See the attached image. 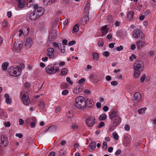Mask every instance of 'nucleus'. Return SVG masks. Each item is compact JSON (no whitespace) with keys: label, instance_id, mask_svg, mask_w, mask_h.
<instances>
[{"label":"nucleus","instance_id":"nucleus-53","mask_svg":"<svg viewBox=\"0 0 156 156\" xmlns=\"http://www.w3.org/2000/svg\"><path fill=\"white\" fill-rule=\"evenodd\" d=\"M5 101L7 104H10L11 103L12 99L10 98L6 99Z\"/></svg>","mask_w":156,"mask_h":156},{"label":"nucleus","instance_id":"nucleus-33","mask_svg":"<svg viewBox=\"0 0 156 156\" xmlns=\"http://www.w3.org/2000/svg\"><path fill=\"white\" fill-rule=\"evenodd\" d=\"M58 154L60 156H64L65 154V151L63 149H61L58 151Z\"/></svg>","mask_w":156,"mask_h":156},{"label":"nucleus","instance_id":"nucleus-14","mask_svg":"<svg viewBox=\"0 0 156 156\" xmlns=\"http://www.w3.org/2000/svg\"><path fill=\"white\" fill-rule=\"evenodd\" d=\"M134 100L137 102H139L141 101V97L140 93L138 92H136L134 94Z\"/></svg>","mask_w":156,"mask_h":156},{"label":"nucleus","instance_id":"nucleus-63","mask_svg":"<svg viewBox=\"0 0 156 156\" xmlns=\"http://www.w3.org/2000/svg\"><path fill=\"white\" fill-rule=\"evenodd\" d=\"M53 44L55 47L58 48L59 45V44L57 43L56 42H53Z\"/></svg>","mask_w":156,"mask_h":156},{"label":"nucleus","instance_id":"nucleus-30","mask_svg":"<svg viewBox=\"0 0 156 156\" xmlns=\"http://www.w3.org/2000/svg\"><path fill=\"white\" fill-rule=\"evenodd\" d=\"M89 20V18L88 16H85L82 19V21H85L84 22H83V23H83V24L86 23L88 22Z\"/></svg>","mask_w":156,"mask_h":156},{"label":"nucleus","instance_id":"nucleus-61","mask_svg":"<svg viewBox=\"0 0 156 156\" xmlns=\"http://www.w3.org/2000/svg\"><path fill=\"white\" fill-rule=\"evenodd\" d=\"M60 108L59 107H56L55 108V112L56 113H58L60 111Z\"/></svg>","mask_w":156,"mask_h":156},{"label":"nucleus","instance_id":"nucleus-19","mask_svg":"<svg viewBox=\"0 0 156 156\" xmlns=\"http://www.w3.org/2000/svg\"><path fill=\"white\" fill-rule=\"evenodd\" d=\"M32 38H28L26 42V46L28 48H30L32 44Z\"/></svg>","mask_w":156,"mask_h":156},{"label":"nucleus","instance_id":"nucleus-39","mask_svg":"<svg viewBox=\"0 0 156 156\" xmlns=\"http://www.w3.org/2000/svg\"><path fill=\"white\" fill-rule=\"evenodd\" d=\"M61 72L62 75H66L67 73V70L66 68H63L62 69Z\"/></svg>","mask_w":156,"mask_h":156},{"label":"nucleus","instance_id":"nucleus-17","mask_svg":"<svg viewBox=\"0 0 156 156\" xmlns=\"http://www.w3.org/2000/svg\"><path fill=\"white\" fill-rule=\"evenodd\" d=\"M57 33L56 30H52L51 31L49 34V38L50 37L52 40H54L57 37Z\"/></svg>","mask_w":156,"mask_h":156},{"label":"nucleus","instance_id":"nucleus-21","mask_svg":"<svg viewBox=\"0 0 156 156\" xmlns=\"http://www.w3.org/2000/svg\"><path fill=\"white\" fill-rule=\"evenodd\" d=\"M16 2L19 7L20 8H22L24 5V2L25 0H16Z\"/></svg>","mask_w":156,"mask_h":156},{"label":"nucleus","instance_id":"nucleus-60","mask_svg":"<svg viewBox=\"0 0 156 156\" xmlns=\"http://www.w3.org/2000/svg\"><path fill=\"white\" fill-rule=\"evenodd\" d=\"M121 153V150H118L115 153V155L116 156L119 155Z\"/></svg>","mask_w":156,"mask_h":156},{"label":"nucleus","instance_id":"nucleus-10","mask_svg":"<svg viewBox=\"0 0 156 156\" xmlns=\"http://www.w3.org/2000/svg\"><path fill=\"white\" fill-rule=\"evenodd\" d=\"M47 55L49 58L54 59L56 58L57 55L54 49L51 48H49L47 50Z\"/></svg>","mask_w":156,"mask_h":156},{"label":"nucleus","instance_id":"nucleus-25","mask_svg":"<svg viewBox=\"0 0 156 156\" xmlns=\"http://www.w3.org/2000/svg\"><path fill=\"white\" fill-rule=\"evenodd\" d=\"M96 146V143L94 142H91L90 143L89 147H90L91 150L90 151H92L95 148Z\"/></svg>","mask_w":156,"mask_h":156},{"label":"nucleus","instance_id":"nucleus-4","mask_svg":"<svg viewBox=\"0 0 156 156\" xmlns=\"http://www.w3.org/2000/svg\"><path fill=\"white\" fill-rule=\"evenodd\" d=\"M19 67L17 66L16 67H11L8 70V72L11 76H17L20 75L21 73V71L19 69Z\"/></svg>","mask_w":156,"mask_h":156},{"label":"nucleus","instance_id":"nucleus-29","mask_svg":"<svg viewBox=\"0 0 156 156\" xmlns=\"http://www.w3.org/2000/svg\"><path fill=\"white\" fill-rule=\"evenodd\" d=\"M8 65L9 63L7 62H4L2 65V68L3 70L4 71L6 70Z\"/></svg>","mask_w":156,"mask_h":156},{"label":"nucleus","instance_id":"nucleus-43","mask_svg":"<svg viewBox=\"0 0 156 156\" xmlns=\"http://www.w3.org/2000/svg\"><path fill=\"white\" fill-rule=\"evenodd\" d=\"M115 126H113V125H111L108 128V130L110 131L111 132L112 131L115 129Z\"/></svg>","mask_w":156,"mask_h":156},{"label":"nucleus","instance_id":"nucleus-8","mask_svg":"<svg viewBox=\"0 0 156 156\" xmlns=\"http://www.w3.org/2000/svg\"><path fill=\"white\" fill-rule=\"evenodd\" d=\"M0 144L2 147L5 148L8 144V139L7 136L5 135H2L0 137Z\"/></svg>","mask_w":156,"mask_h":156},{"label":"nucleus","instance_id":"nucleus-1","mask_svg":"<svg viewBox=\"0 0 156 156\" xmlns=\"http://www.w3.org/2000/svg\"><path fill=\"white\" fill-rule=\"evenodd\" d=\"M144 68V64L141 60L137 61L134 63L133 66L134 70V77L137 78H138L143 70Z\"/></svg>","mask_w":156,"mask_h":156},{"label":"nucleus","instance_id":"nucleus-7","mask_svg":"<svg viewBox=\"0 0 156 156\" xmlns=\"http://www.w3.org/2000/svg\"><path fill=\"white\" fill-rule=\"evenodd\" d=\"M133 35L134 37L137 39L139 38L142 40H143L144 38V35L143 33L138 29H135L133 32Z\"/></svg>","mask_w":156,"mask_h":156},{"label":"nucleus","instance_id":"nucleus-41","mask_svg":"<svg viewBox=\"0 0 156 156\" xmlns=\"http://www.w3.org/2000/svg\"><path fill=\"white\" fill-rule=\"evenodd\" d=\"M136 56L134 54H132L131 56L129 57V60L132 62L134 59H136Z\"/></svg>","mask_w":156,"mask_h":156},{"label":"nucleus","instance_id":"nucleus-50","mask_svg":"<svg viewBox=\"0 0 156 156\" xmlns=\"http://www.w3.org/2000/svg\"><path fill=\"white\" fill-rule=\"evenodd\" d=\"M123 49V47L122 45H120L119 47H117L116 50L117 51H120Z\"/></svg>","mask_w":156,"mask_h":156},{"label":"nucleus","instance_id":"nucleus-46","mask_svg":"<svg viewBox=\"0 0 156 156\" xmlns=\"http://www.w3.org/2000/svg\"><path fill=\"white\" fill-rule=\"evenodd\" d=\"M109 55V53L108 51H105L103 54V55L106 57H108Z\"/></svg>","mask_w":156,"mask_h":156},{"label":"nucleus","instance_id":"nucleus-57","mask_svg":"<svg viewBox=\"0 0 156 156\" xmlns=\"http://www.w3.org/2000/svg\"><path fill=\"white\" fill-rule=\"evenodd\" d=\"M125 129L126 131H129L130 129V127L129 125L126 124L125 126Z\"/></svg>","mask_w":156,"mask_h":156},{"label":"nucleus","instance_id":"nucleus-26","mask_svg":"<svg viewBox=\"0 0 156 156\" xmlns=\"http://www.w3.org/2000/svg\"><path fill=\"white\" fill-rule=\"evenodd\" d=\"M29 28H27V30H26V33H25L24 34L23 30H20L19 31V36L20 37L23 34L24 35H27L28 34V33L29 32Z\"/></svg>","mask_w":156,"mask_h":156},{"label":"nucleus","instance_id":"nucleus-56","mask_svg":"<svg viewBox=\"0 0 156 156\" xmlns=\"http://www.w3.org/2000/svg\"><path fill=\"white\" fill-rule=\"evenodd\" d=\"M16 136L18 137L19 138H21L23 137V134L21 133H17L16 134Z\"/></svg>","mask_w":156,"mask_h":156},{"label":"nucleus","instance_id":"nucleus-36","mask_svg":"<svg viewBox=\"0 0 156 156\" xmlns=\"http://www.w3.org/2000/svg\"><path fill=\"white\" fill-rule=\"evenodd\" d=\"M39 106L41 108H44L45 105L43 101H41L39 103Z\"/></svg>","mask_w":156,"mask_h":156},{"label":"nucleus","instance_id":"nucleus-38","mask_svg":"<svg viewBox=\"0 0 156 156\" xmlns=\"http://www.w3.org/2000/svg\"><path fill=\"white\" fill-rule=\"evenodd\" d=\"M112 135L113 136L115 140H117L119 139L118 135L115 132H114L112 133Z\"/></svg>","mask_w":156,"mask_h":156},{"label":"nucleus","instance_id":"nucleus-6","mask_svg":"<svg viewBox=\"0 0 156 156\" xmlns=\"http://www.w3.org/2000/svg\"><path fill=\"white\" fill-rule=\"evenodd\" d=\"M59 70V67L53 66L51 65H48L46 67V72L50 74H53L56 73Z\"/></svg>","mask_w":156,"mask_h":156},{"label":"nucleus","instance_id":"nucleus-55","mask_svg":"<svg viewBox=\"0 0 156 156\" xmlns=\"http://www.w3.org/2000/svg\"><path fill=\"white\" fill-rule=\"evenodd\" d=\"M55 153L54 151L51 152L48 154V156H55Z\"/></svg>","mask_w":156,"mask_h":156},{"label":"nucleus","instance_id":"nucleus-27","mask_svg":"<svg viewBox=\"0 0 156 156\" xmlns=\"http://www.w3.org/2000/svg\"><path fill=\"white\" fill-rule=\"evenodd\" d=\"M92 55L94 60L96 61H98L99 59V55L96 52H93L92 54Z\"/></svg>","mask_w":156,"mask_h":156},{"label":"nucleus","instance_id":"nucleus-52","mask_svg":"<svg viewBox=\"0 0 156 156\" xmlns=\"http://www.w3.org/2000/svg\"><path fill=\"white\" fill-rule=\"evenodd\" d=\"M76 44V41H75L72 40L69 42L68 43V44L69 46H72Z\"/></svg>","mask_w":156,"mask_h":156},{"label":"nucleus","instance_id":"nucleus-37","mask_svg":"<svg viewBox=\"0 0 156 156\" xmlns=\"http://www.w3.org/2000/svg\"><path fill=\"white\" fill-rule=\"evenodd\" d=\"M146 109V108H142L139 109L138 110V112L139 114H140L144 112Z\"/></svg>","mask_w":156,"mask_h":156},{"label":"nucleus","instance_id":"nucleus-32","mask_svg":"<svg viewBox=\"0 0 156 156\" xmlns=\"http://www.w3.org/2000/svg\"><path fill=\"white\" fill-rule=\"evenodd\" d=\"M33 0H27V6L28 7H30L33 5Z\"/></svg>","mask_w":156,"mask_h":156},{"label":"nucleus","instance_id":"nucleus-44","mask_svg":"<svg viewBox=\"0 0 156 156\" xmlns=\"http://www.w3.org/2000/svg\"><path fill=\"white\" fill-rule=\"evenodd\" d=\"M146 77V75L145 74H143L140 78V81L142 82L144 80Z\"/></svg>","mask_w":156,"mask_h":156},{"label":"nucleus","instance_id":"nucleus-12","mask_svg":"<svg viewBox=\"0 0 156 156\" xmlns=\"http://www.w3.org/2000/svg\"><path fill=\"white\" fill-rule=\"evenodd\" d=\"M25 121L28 122L30 124L31 127L34 128L35 126L36 125V120L34 118L27 119Z\"/></svg>","mask_w":156,"mask_h":156},{"label":"nucleus","instance_id":"nucleus-58","mask_svg":"<svg viewBox=\"0 0 156 156\" xmlns=\"http://www.w3.org/2000/svg\"><path fill=\"white\" fill-rule=\"evenodd\" d=\"M103 109L104 111L106 112L108 110V107L107 106H105L103 107Z\"/></svg>","mask_w":156,"mask_h":156},{"label":"nucleus","instance_id":"nucleus-22","mask_svg":"<svg viewBox=\"0 0 156 156\" xmlns=\"http://www.w3.org/2000/svg\"><path fill=\"white\" fill-rule=\"evenodd\" d=\"M44 4L48 6L51 4L55 2V0H43Z\"/></svg>","mask_w":156,"mask_h":156},{"label":"nucleus","instance_id":"nucleus-11","mask_svg":"<svg viewBox=\"0 0 156 156\" xmlns=\"http://www.w3.org/2000/svg\"><path fill=\"white\" fill-rule=\"evenodd\" d=\"M95 123V118L93 117H88L86 120V124L88 126H93Z\"/></svg>","mask_w":156,"mask_h":156},{"label":"nucleus","instance_id":"nucleus-20","mask_svg":"<svg viewBox=\"0 0 156 156\" xmlns=\"http://www.w3.org/2000/svg\"><path fill=\"white\" fill-rule=\"evenodd\" d=\"M108 26L106 25L103 27L102 28V36L105 35L108 31Z\"/></svg>","mask_w":156,"mask_h":156},{"label":"nucleus","instance_id":"nucleus-2","mask_svg":"<svg viewBox=\"0 0 156 156\" xmlns=\"http://www.w3.org/2000/svg\"><path fill=\"white\" fill-rule=\"evenodd\" d=\"M109 118L112 121V125L114 126H117L121 122V118L114 109L109 114Z\"/></svg>","mask_w":156,"mask_h":156},{"label":"nucleus","instance_id":"nucleus-45","mask_svg":"<svg viewBox=\"0 0 156 156\" xmlns=\"http://www.w3.org/2000/svg\"><path fill=\"white\" fill-rule=\"evenodd\" d=\"M105 125V123L103 122H100L98 126V128H99Z\"/></svg>","mask_w":156,"mask_h":156},{"label":"nucleus","instance_id":"nucleus-62","mask_svg":"<svg viewBox=\"0 0 156 156\" xmlns=\"http://www.w3.org/2000/svg\"><path fill=\"white\" fill-rule=\"evenodd\" d=\"M115 44V43H111L109 44L108 46L109 48H113L114 47V44Z\"/></svg>","mask_w":156,"mask_h":156},{"label":"nucleus","instance_id":"nucleus-5","mask_svg":"<svg viewBox=\"0 0 156 156\" xmlns=\"http://www.w3.org/2000/svg\"><path fill=\"white\" fill-rule=\"evenodd\" d=\"M20 94L23 103L26 105H28L30 102V101L27 93L23 91L21 92Z\"/></svg>","mask_w":156,"mask_h":156},{"label":"nucleus","instance_id":"nucleus-49","mask_svg":"<svg viewBox=\"0 0 156 156\" xmlns=\"http://www.w3.org/2000/svg\"><path fill=\"white\" fill-rule=\"evenodd\" d=\"M68 93V91L67 90H63L62 92V94L63 95H67Z\"/></svg>","mask_w":156,"mask_h":156},{"label":"nucleus","instance_id":"nucleus-3","mask_svg":"<svg viewBox=\"0 0 156 156\" xmlns=\"http://www.w3.org/2000/svg\"><path fill=\"white\" fill-rule=\"evenodd\" d=\"M75 106L80 109H83L86 108L85 98L82 96H79L75 99Z\"/></svg>","mask_w":156,"mask_h":156},{"label":"nucleus","instance_id":"nucleus-18","mask_svg":"<svg viewBox=\"0 0 156 156\" xmlns=\"http://www.w3.org/2000/svg\"><path fill=\"white\" fill-rule=\"evenodd\" d=\"M136 44L137 48L138 49H140L144 46L145 45V42L142 41H136Z\"/></svg>","mask_w":156,"mask_h":156},{"label":"nucleus","instance_id":"nucleus-24","mask_svg":"<svg viewBox=\"0 0 156 156\" xmlns=\"http://www.w3.org/2000/svg\"><path fill=\"white\" fill-rule=\"evenodd\" d=\"M62 46L61 45V43H59L57 48L59 49L60 50L61 53H64L65 52V50L64 49L65 47L63 44H62Z\"/></svg>","mask_w":156,"mask_h":156},{"label":"nucleus","instance_id":"nucleus-16","mask_svg":"<svg viewBox=\"0 0 156 156\" xmlns=\"http://www.w3.org/2000/svg\"><path fill=\"white\" fill-rule=\"evenodd\" d=\"M40 17L34 11L32 12L30 15V18L32 20H34Z\"/></svg>","mask_w":156,"mask_h":156},{"label":"nucleus","instance_id":"nucleus-42","mask_svg":"<svg viewBox=\"0 0 156 156\" xmlns=\"http://www.w3.org/2000/svg\"><path fill=\"white\" fill-rule=\"evenodd\" d=\"M2 26L3 28L7 26V22L5 20H4L2 23Z\"/></svg>","mask_w":156,"mask_h":156},{"label":"nucleus","instance_id":"nucleus-9","mask_svg":"<svg viewBox=\"0 0 156 156\" xmlns=\"http://www.w3.org/2000/svg\"><path fill=\"white\" fill-rule=\"evenodd\" d=\"M34 11L40 17L44 13V8L41 6H38L37 4H35L34 6Z\"/></svg>","mask_w":156,"mask_h":156},{"label":"nucleus","instance_id":"nucleus-40","mask_svg":"<svg viewBox=\"0 0 156 156\" xmlns=\"http://www.w3.org/2000/svg\"><path fill=\"white\" fill-rule=\"evenodd\" d=\"M102 145V149L105 150L107 148V142L105 141H104Z\"/></svg>","mask_w":156,"mask_h":156},{"label":"nucleus","instance_id":"nucleus-13","mask_svg":"<svg viewBox=\"0 0 156 156\" xmlns=\"http://www.w3.org/2000/svg\"><path fill=\"white\" fill-rule=\"evenodd\" d=\"M14 49L17 51H20L22 48L23 44L20 42L14 43Z\"/></svg>","mask_w":156,"mask_h":156},{"label":"nucleus","instance_id":"nucleus-15","mask_svg":"<svg viewBox=\"0 0 156 156\" xmlns=\"http://www.w3.org/2000/svg\"><path fill=\"white\" fill-rule=\"evenodd\" d=\"M85 102L86 103V106L87 105L89 108H91L94 105V103L93 101L88 98L85 99Z\"/></svg>","mask_w":156,"mask_h":156},{"label":"nucleus","instance_id":"nucleus-54","mask_svg":"<svg viewBox=\"0 0 156 156\" xmlns=\"http://www.w3.org/2000/svg\"><path fill=\"white\" fill-rule=\"evenodd\" d=\"M4 124L6 127H9L10 126V123L9 121L5 122Z\"/></svg>","mask_w":156,"mask_h":156},{"label":"nucleus","instance_id":"nucleus-28","mask_svg":"<svg viewBox=\"0 0 156 156\" xmlns=\"http://www.w3.org/2000/svg\"><path fill=\"white\" fill-rule=\"evenodd\" d=\"M79 24H76L74 26L73 28L72 33H73L74 32H76L78 31L79 30Z\"/></svg>","mask_w":156,"mask_h":156},{"label":"nucleus","instance_id":"nucleus-64","mask_svg":"<svg viewBox=\"0 0 156 156\" xmlns=\"http://www.w3.org/2000/svg\"><path fill=\"white\" fill-rule=\"evenodd\" d=\"M48 59V58L47 57L45 56L44 57H43L42 58V60L44 62H46Z\"/></svg>","mask_w":156,"mask_h":156},{"label":"nucleus","instance_id":"nucleus-31","mask_svg":"<svg viewBox=\"0 0 156 156\" xmlns=\"http://www.w3.org/2000/svg\"><path fill=\"white\" fill-rule=\"evenodd\" d=\"M107 118V115L105 114H102L99 117V119L100 120H104Z\"/></svg>","mask_w":156,"mask_h":156},{"label":"nucleus","instance_id":"nucleus-48","mask_svg":"<svg viewBox=\"0 0 156 156\" xmlns=\"http://www.w3.org/2000/svg\"><path fill=\"white\" fill-rule=\"evenodd\" d=\"M111 84L112 86H115L118 85V83L116 81H113L111 82Z\"/></svg>","mask_w":156,"mask_h":156},{"label":"nucleus","instance_id":"nucleus-23","mask_svg":"<svg viewBox=\"0 0 156 156\" xmlns=\"http://www.w3.org/2000/svg\"><path fill=\"white\" fill-rule=\"evenodd\" d=\"M134 15V12L131 11L129 12L127 15V18L128 20H130L133 18V16Z\"/></svg>","mask_w":156,"mask_h":156},{"label":"nucleus","instance_id":"nucleus-59","mask_svg":"<svg viewBox=\"0 0 156 156\" xmlns=\"http://www.w3.org/2000/svg\"><path fill=\"white\" fill-rule=\"evenodd\" d=\"M98 44L99 46H102L104 44L103 42L102 41L98 42Z\"/></svg>","mask_w":156,"mask_h":156},{"label":"nucleus","instance_id":"nucleus-35","mask_svg":"<svg viewBox=\"0 0 156 156\" xmlns=\"http://www.w3.org/2000/svg\"><path fill=\"white\" fill-rule=\"evenodd\" d=\"M117 36L120 37H124V34H123V31L121 30H119L118 31L117 34Z\"/></svg>","mask_w":156,"mask_h":156},{"label":"nucleus","instance_id":"nucleus-34","mask_svg":"<svg viewBox=\"0 0 156 156\" xmlns=\"http://www.w3.org/2000/svg\"><path fill=\"white\" fill-rule=\"evenodd\" d=\"M125 140L127 144H129L132 140V137L130 136H128L125 138Z\"/></svg>","mask_w":156,"mask_h":156},{"label":"nucleus","instance_id":"nucleus-51","mask_svg":"<svg viewBox=\"0 0 156 156\" xmlns=\"http://www.w3.org/2000/svg\"><path fill=\"white\" fill-rule=\"evenodd\" d=\"M66 81L68 82L70 84H72L73 83V82L71 81L70 78L69 77H67L66 79Z\"/></svg>","mask_w":156,"mask_h":156},{"label":"nucleus","instance_id":"nucleus-47","mask_svg":"<svg viewBox=\"0 0 156 156\" xmlns=\"http://www.w3.org/2000/svg\"><path fill=\"white\" fill-rule=\"evenodd\" d=\"M85 79L84 78H83L79 80L78 81V83H83L84 82H85Z\"/></svg>","mask_w":156,"mask_h":156}]
</instances>
